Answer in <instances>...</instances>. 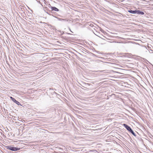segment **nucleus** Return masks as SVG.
<instances>
[{
  "label": "nucleus",
  "mask_w": 153,
  "mask_h": 153,
  "mask_svg": "<svg viewBox=\"0 0 153 153\" xmlns=\"http://www.w3.org/2000/svg\"><path fill=\"white\" fill-rule=\"evenodd\" d=\"M14 102H15L16 101V100L14 99V98H13V99L12 100Z\"/></svg>",
  "instance_id": "7"
},
{
  "label": "nucleus",
  "mask_w": 153,
  "mask_h": 153,
  "mask_svg": "<svg viewBox=\"0 0 153 153\" xmlns=\"http://www.w3.org/2000/svg\"><path fill=\"white\" fill-rule=\"evenodd\" d=\"M10 99H11L12 100L13 99V97H10Z\"/></svg>",
  "instance_id": "8"
},
{
  "label": "nucleus",
  "mask_w": 153,
  "mask_h": 153,
  "mask_svg": "<svg viewBox=\"0 0 153 153\" xmlns=\"http://www.w3.org/2000/svg\"><path fill=\"white\" fill-rule=\"evenodd\" d=\"M51 9L52 10H54L56 11H59V10L58 9L55 7H52Z\"/></svg>",
  "instance_id": "4"
},
{
  "label": "nucleus",
  "mask_w": 153,
  "mask_h": 153,
  "mask_svg": "<svg viewBox=\"0 0 153 153\" xmlns=\"http://www.w3.org/2000/svg\"><path fill=\"white\" fill-rule=\"evenodd\" d=\"M7 148L13 151H17L19 149L18 148L13 147L11 146H7Z\"/></svg>",
  "instance_id": "1"
},
{
  "label": "nucleus",
  "mask_w": 153,
  "mask_h": 153,
  "mask_svg": "<svg viewBox=\"0 0 153 153\" xmlns=\"http://www.w3.org/2000/svg\"><path fill=\"white\" fill-rule=\"evenodd\" d=\"M123 125L126 128L128 131L131 132L133 135H134V133L129 126L125 124H123Z\"/></svg>",
  "instance_id": "2"
},
{
  "label": "nucleus",
  "mask_w": 153,
  "mask_h": 153,
  "mask_svg": "<svg viewBox=\"0 0 153 153\" xmlns=\"http://www.w3.org/2000/svg\"><path fill=\"white\" fill-rule=\"evenodd\" d=\"M137 13L138 14H140L141 15H143L144 13L143 12H141L139 10H136V13Z\"/></svg>",
  "instance_id": "3"
},
{
  "label": "nucleus",
  "mask_w": 153,
  "mask_h": 153,
  "mask_svg": "<svg viewBox=\"0 0 153 153\" xmlns=\"http://www.w3.org/2000/svg\"><path fill=\"white\" fill-rule=\"evenodd\" d=\"M15 103H16V104H17L18 105H19V102L16 100V101L15 102Z\"/></svg>",
  "instance_id": "6"
},
{
  "label": "nucleus",
  "mask_w": 153,
  "mask_h": 153,
  "mask_svg": "<svg viewBox=\"0 0 153 153\" xmlns=\"http://www.w3.org/2000/svg\"><path fill=\"white\" fill-rule=\"evenodd\" d=\"M128 12L131 13L135 14L136 13V10H128Z\"/></svg>",
  "instance_id": "5"
}]
</instances>
